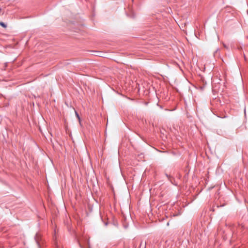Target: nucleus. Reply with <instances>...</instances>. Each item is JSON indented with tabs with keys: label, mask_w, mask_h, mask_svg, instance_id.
Wrapping results in <instances>:
<instances>
[{
	"label": "nucleus",
	"mask_w": 248,
	"mask_h": 248,
	"mask_svg": "<svg viewBox=\"0 0 248 248\" xmlns=\"http://www.w3.org/2000/svg\"><path fill=\"white\" fill-rule=\"evenodd\" d=\"M166 176L168 178V179L171 182V176L170 175H168V174H166Z\"/></svg>",
	"instance_id": "3"
},
{
	"label": "nucleus",
	"mask_w": 248,
	"mask_h": 248,
	"mask_svg": "<svg viewBox=\"0 0 248 248\" xmlns=\"http://www.w3.org/2000/svg\"><path fill=\"white\" fill-rule=\"evenodd\" d=\"M88 245L89 246V248H91L90 247V243H89V240L88 241Z\"/></svg>",
	"instance_id": "6"
},
{
	"label": "nucleus",
	"mask_w": 248,
	"mask_h": 248,
	"mask_svg": "<svg viewBox=\"0 0 248 248\" xmlns=\"http://www.w3.org/2000/svg\"><path fill=\"white\" fill-rule=\"evenodd\" d=\"M79 245L80 248H84L83 247L80 243H79Z\"/></svg>",
	"instance_id": "4"
},
{
	"label": "nucleus",
	"mask_w": 248,
	"mask_h": 248,
	"mask_svg": "<svg viewBox=\"0 0 248 248\" xmlns=\"http://www.w3.org/2000/svg\"><path fill=\"white\" fill-rule=\"evenodd\" d=\"M36 241H37V244H38V247H39V248H40V245H39V244L38 241L37 240H36Z\"/></svg>",
	"instance_id": "5"
},
{
	"label": "nucleus",
	"mask_w": 248,
	"mask_h": 248,
	"mask_svg": "<svg viewBox=\"0 0 248 248\" xmlns=\"http://www.w3.org/2000/svg\"><path fill=\"white\" fill-rule=\"evenodd\" d=\"M0 25L3 28H6L7 27L6 25L2 22H0Z\"/></svg>",
	"instance_id": "1"
},
{
	"label": "nucleus",
	"mask_w": 248,
	"mask_h": 248,
	"mask_svg": "<svg viewBox=\"0 0 248 248\" xmlns=\"http://www.w3.org/2000/svg\"><path fill=\"white\" fill-rule=\"evenodd\" d=\"M1 12V9L0 8V13Z\"/></svg>",
	"instance_id": "7"
},
{
	"label": "nucleus",
	"mask_w": 248,
	"mask_h": 248,
	"mask_svg": "<svg viewBox=\"0 0 248 248\" xmlns=\"http://www.w3.org/2000/svg\"><path fill=\"white\" fill-rule=\"evenodd\" d=\"M75 114H76V116L77 117V118H78V119L79 120H80V117H79V116L78 115V112L77 111H75Z\"/></svg>",
	"instance_id": "2"
}]
</instances>
